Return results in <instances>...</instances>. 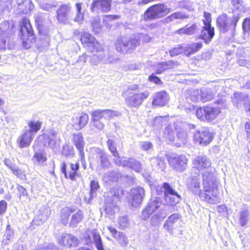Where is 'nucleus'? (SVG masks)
<instances>
[{"mask_svg": "<svg viewBox=\"0 0 250 250\" xmlns=\"http://www.w3.org/2000/svg\"><path fill=\"white\" fill-rule=\"evenodd\" d=\"M208 178L206 174H204L203 190L200 192L199 197L202 200L208 204H217L220 201L218 189L219 182L216 177Z\"/></svg>", "mask_w": 250, "mask_h": 250, "instance_id": "f257e3e1", "label": "nucleus"}, {"mask_svg": "<svg viewBox=\"0 0 250 250\" xmlns=\"http://www.w3.org/2000/svg\"><path fill=\"white\" fill-rule=\"evenodd\" d=\"M16 27L13 21H4L0 23V50L12 49Z\"/></svg>", "mask_w": 250, "mask_h": 250, "instance_id": "f03ea898", "label": "nucleus"}, {"mask_svg": "<svg viewBox=\"0 0 250 250\" xmlns=\"http://www.w3.org/2000/svg\"><path fill=\"white\" fill-rule=\"evenodd\" d=\"M240 19V15L234 14L231 18L227 14L220 15L216 20L217 26L222 33L229 32L230 36L233 37L237 22Z\"/></svg>", "mask_w": 250, "mask_h": 250, "instance_id": "7ed1b4c3", "label": "nucleus"}, {"mask_svg": "<svg viewBox=\"0 0 250 250\" xmlns=\"http://www.w3.org/2000/svg\"><path fill=\"white\" fill-rule=\"evenodd\" d=\"M171 9L165 3H158L148 7L142 16L145 21L155 20L165 17Z\"/></svg>", "mask_w": 250, "mask_h": 250, "instance_id": "20e7f679", "label": "nucleus"}, {"mask_svg": "<svg viewBox=\"0 0 250 250\" xmlns=\"http://www.w3.org/2000/svg\"><path fill=\"white\" fill-rule=\"evenodd\" d=\"M193 167L199 171H204L202 178L204 180V175L206 174L208 179L216 177L213 172L210 160L204 154L196 156L192 161Z\"/></svg>", "mask_w": 250, "mask_h": 250, "instance_id": "39448f33", "label": "nucleus"}, {"mask_svg": "<svg viewBox=\"0 0 250 250\" xmlns=\"http://www.w3.org/2000/svg\"><path fill=\"white\" fill-rule=\"evenodd\" d=\"M139 37L135 35L131 38L125 36L118 38L116 42V50L123 54L131 53L139 44Z\"/></svg>", "mask_w": 250, "mask_h": 250, "instance_id": "423d86ee", "label": "nucleus"}, {"mask_svg": "<svg viewBox=\"0 0 250 250\" xmlns=\"http://www.w3.org/2000/svg\"><path fill=\"white\" fill-rule=\"evenodd\" d=\"M204 20H203L204 26L202 27L200 39L204 40L206 44L209 43L214 36V28L211 26V17L209 13L204 12Z\"/></svg>", "mask_w": 250, "mask_h": 250, "instance_id": "0eeeda50", "label": "nucleus"}, {"mask_svg": "<svg viewBox=\"0 0 250 250\" xmlns=\"http://www.w3.org/2000/svg\"><path fill=\"white\" fill-rule=\"evenodd\" d=\"M20 32L21 33L20 37L22 40L23 45L25 47H29V46H27L26 45L34 42L35 39L31 25L28 19H23L21 25Z\"/></svg>", "mask_w": 250, "mask_h": 250, "instance_id": "6e6552de", "label": "nucleus"}, {"mask_svg": "<svg viewBox=\"0 0 250 250\" xmlns=\"http://www.w3.org/2000/svg\"><path fill=\"white\" fill-rule=\"evenodd\" d=\"M119 200L118 192L112 189L107 193V198L104 206V210L107 214L113 215L115 212L118 211L119 208L117 205Z\"/></svg>", "mask_w": 250, "mask_h": 250, "instance_id": "1a4fd4ad", "label": "nucleus"}, {"mask_svg": "<svg viewBox=\"0 0 250 250\" xmlns=\"http://www.w3.org/2000/svg\"><path fill=\"white\" fill-rule=\"evenodd\" d=\"M220 110L212 106H204L196 109V116L200 120L208 122L212 121L220 113Z\"/></svg>", "mask_w": 250, "mask_h": 250, "instance_id": "9d476101", "label": "nucleus"}, {"mask_svg": "<svg viewBox=\"0 0 250 250\" xmlns=\"http://www.w3.org/2000/svg\"><path fill=\"white\" fill-rule=\"evenodd\" d=\"M181 216L178 213H174L168 217L163 225L164 229L170 234H173L174 230L182 227Z\"/></svg>", "mask_w": 250, "mask_h": 250, "instance_id": "9b49d317", "label": "nucleus"}, {"mask_svg": "<svg viewBox=\"0 0 250 250\" xmlns=\"http://www.w3.org/2000/svg\"><path fill=\"white\" fill-rule=\"evenodd\" d=\"M164 198L167 203L170 206H174L181 200V196L167 183L163 184Z\"/></svg>", "mask_w": 250, "mask_h": 250, "instance_id": "f8f14e48", "label": "nucleus"}, {"mask_svg": "<svg viewBox=\"0 0 250 250\" xmlns=\"http://www.w3.org/2000/svg\"><path fill=\"white\" fill-rule=\"evenodd\" d=\"M91 120H110L114 117L121 116L120 112L113 110H95L90 112Z\"/></svg>", "mask_w": 250, "mask_h": 250, "instance_id": "ddd939ff", "label": "nucleus"}, {"mask_svg": "<svg viewBox=\"0 0 250 250\" xmlns=\"http://www.w3.org/2000/svg\"><path fill=\"white\" fill-rule=\"evenodd\" d=\"M130 95L125 99L126 104L128 107H137L141 105L145 99L149 95V93L146 91L142 93H130Z\"/></svg>", "mask_w": 250, "mask_h": 250, "instance_id": "4468645a", "label": "nucleus"}, {"mask_svg": "<svg viewBox=\"0 0 250 250\" xmlns=\"http://www.w3.org/2000/svg\"><path fill=\"white\" fill-rule=\"evenodd\" d=\"M161 205L162 201L160 197H152L142 211V216L143 219L144 220L147 219L151 214H152L160 208Z\"/></svg>", "mask_w": 250, "mask_h": 250, "instance_id": "2eb2a0df", "label": "nucleus"}, {"mask_svg": "<svg viewBox=\"0 0 250 250\" xmlns=\"http://www.w3.org/2000/svg\"><path fill=\"white\" fill-rule=\"evenodd\" d=\"M72 7L70 3L62 4L57 11V18L58 22L62 24H70L68 14Z\"/></svg>", "mask_w": 250, "mask_h": 250, "instance_id": "dca6fc26", "label": "nucleus"}, {"mask_svg": "<svg viewBox=\"0 0 250 250\" xmlns=\"http://www.w3.org/2000/svg\"><path fill=\"white\" fill-rule=\"evenodd\" d=\"M145 195V189L140 187L132 188L130 191V202L132 207L137 208L143 202Z\"/></svg>", "mask_w": 250, "mask_h": 250, "instance_id": "f3484780", "label": "nucleus"}, {"mask_svg": "<svg viewBox=\"0 0 250 250\" xmlns=\"http://www.w3.org/2000/svg\"><path fill=\"white\" fill-rule=\"evenodd\" d=\"M61 171L64 174L65 178L69 177L71 180L75 181L76 178L80 176L79 164L77 162L75 164L71 163L69 168L66 169V166L65 162L62 163Z\"/></svg>", "mask_w": 250, "mask_h": 250, "instance_id": "a211bd4d", "label": "nucleus"}, {"mask_svg": "<svg viewBox=\"0 0 250 250\" xmlns=\"http://www.w3.org/2000/svg\"><path fill=\"white\" fill-rule=\"evenodd\" d=\"M195 142L202 146L208 145L213 139L212 134L206 129L196 130L193 133Z\"/></svg>", "mask_w": 250, "mask_h": 250, "instance_id": "6ab92c4d", "label": "nucleus"}, {"mask_svg": "<svg viewBox=\"0 0 250 250\" xmlns=\"http://www.w3.org/2000/svg\"><path fill=\"white\" fill-rule=\"evenodd\" d=\"M115 164L124 167H129L137 172H139L142 170L141 163L132 158L123 157L120 161L116 160Z\"/></svg>", "mask_w": 250, "mask_h": 250, "instance_id": "aec40b11", "label": "nucleus"}, {"mask_svg": "<svg viewBox=\"0 0 250 250\" xmlns=\"http://www.w3.org/2000/svg\"><path fill=\"white\" fill-rule=\"evenodd\" d=\"M188 159L184 155L171 156L169 159V165L178 171H183L186 169Z\"/></svg>", "mask_w": 250, "mask_h": 250, "instance_id": "412c9836", "label": "nucleus"}, {"mask_svg": "<svg viewBox=\"0 0 250 250\" xmlns=\"http://www.w3.org/2000/svg\"><path fill=\"white\" fill-rule=\"evenodd\" d=\"M169 212V207L165 206L161 208L151 216L150 221L151 225L155 227L159 226Z\"/></svg>", "mask_w": 250, "mask_h": 250, "instance_id": "4be33fe9", "label": "nucleus"}, {"mask_svg": "<svg viewBox=\"0 0 250 250\" xmlns=\"http://www.w3.org/2000/svg\"><path fill=\"white\" fill-rule=\"evenodd\" d=\"M81 40L84 47L91 52H95V47L100 44L96 39L88 33H84Z\"/></svg>", "mask_w": 250, "mask_h": 250, "instance_id": "5701e85b", "label": "nucleus"}, {"mask_svg": "<svg viewBox=\"0 0 250 250\" xmlns=\"http://www.w3.org/2000/svg\"><path fill=\"white\" fill-rule=\"evenodd\" d=\"M112 0H93L91 10L92 12L101 10L107 12L110 10Z\"/></svg>", "mask_w": 250, "mask_h": 250, "instance_id": "b1692460", "label": "nucleus"}, {"mask_svg": "<svg viewBox=\"0 0 250 250\" xmlns=\"http://www.w3.org/2000/svg\"><path fill=\"white\" fill-rule=\"evenodd\" d=\"M97 159L100 162V165L102 168H108L111 166L109 159V155L103 149L100 148L94 149Z\"/></svg>", "mask_w": 250, "mask_h": 250, "instance_id": "393cba45", "label": "nucleus"}, {"mask_svg": "<svg viewBox=\"0 0 250 250\" xmlns=\"http://www.w3.org/2000/svg\"><path fill=\"white\" fill-rule=\"evenodd\" d=\"M57 133L53 129L49 130L47 134H44L39 137V140H44L43 142L45 146L54 147L58 139Z\"/></svg>", "mask_w": 250, "mask_h": 250, "instance_id": "a878e982", "label": "nucleus"}, {"mask_svg": "<svg viewBox=\"0 0 250 250\" xmlns=\"http://www.w3.org/2000/svg\"><path fill=\"white\" fill-rule=\"evenodd\" d=\"M88 115L86 113H82L79 117L72 118V125L77 130L82 129L88 123Z\"/></svg>", "mask_w": 250, "mask_h": 250, "instance_id": "bb28decb", "label": "nucleus"}, {"mask_svg": "<svg viewBox=\"0 0 250 250\" xmlns=\"http://www.w3.org/2000/svg\"><path fill=\"white\" fill-rule=\"evenodd\" d=\"M72 142L79 150L80 157L82 159H83L84 157L83 148L85 143L83 135L80 133L74 134L73 135Z\"/></svg>", "mask_w": 250, "mask_h": 250, "instance_id": "cd10ccee", "label": "nucleus"}, {"mask_svg": "<svg viewBox=\"0 0 250 250\" xmlns=\"http://www.w3.org/2000/svg\"><path fill=\"white\" fill-rule=\"evenodd\" d=\"M33 134L25 129V132L17 139V143L21 148L28 147L30 146L33 139Z\"/></svg>", "mask_w": 250, "mask_h": 250, "instance_id": "c85d7f7f", "label": "nucleus"}, {"mask_svg": "<svg viewBox=\"0 0 250 250\" xmlns=\"http://www.w3.org/2000/svg\"><path fill=\"white\" fill-rule=\"evenodd\" d=\"M19 12L27 14L31 12L34 8L31 0H17Z\"/></svg>", "mask_w": 250, "mask_h": 250, "instance_id": "c756f323", "label": "nucleus"}, {"mask_svg": "<svg viewBox=\"0 0 250 250\" xmlns=\"http://www.w3.org/2000/svg\"><path fill=\"white\" fill-rule=\"evenodd\" d=\"M182 124L179 122L174 123V128L176 130L177 137L182 145L186 144L188 142V134Z\"/></svg>", "mask_w": 250, "mask_h": 250, "instance_id": "7c9ffc66", "label": "nucleus"}, {"mask_svg": "<svg viewBox=\"0 0 250 250\" xmlns=\"http://www.w3.org/2000/svg\"><path fill=\"white\" fill-rule=\"evenodd\" d=\"M95 51H96V53L93 57L92 60V64L97 65L99 62L104 63V60H105L106 55L103 45L100 44L97 47H95Z\"/></svg>", "mask_w": 250, "mask_h": 250, "instance_id": "2f4dec72", "label": "nucleus"}, {"mask_svg": "<svg viewBox=\"0 0 250 250\" xmlns=\"http://www.w3.org/2000/svg\"><path fill=\"white\" fill-rule=\"evenodd\" d=\"M232 100L233 104L238 108L242 105L246 106L249 102V97L247 94L236 92L234 94Z\"/></svg>", "mask_w": 250, "mask_h": 250, "instance_id": "473e14b6", "label": "nucleus"}, {"mask_svg": "<svg viewBox=\"0 0 250 250\" xmlns=\"http://www.w3.org/2000/svg\"><path fill=\"white\" fill-rule=\"evenodd\" d=\"M199 30V26L196 23H193L190 26L187 25L184 27L179 29L176 33L180 35H193L196 34Z\"/></svg>", "mask_w": 250, "mask_h": 250, "instance_id": "72a5a7b5", "label": "nucleus"}, {"mask_svg": "<svg viewBox=\"0 0 250 250\" xmlns=\"http://www.w3.org/2000/svg\"><path fill=\"white\" fill-rule=\"evenodd\" d=\"M169 100L168 95L165 91H161L155 94L152 101L153 105L164 106Z\"/></svg>", "mask_w": 250, "mask_h": 250, "instance_id": "f704fd0d", "label": "nucleus"}, {"mask_svg": "<svg viewBox=\"0 0 250 250\" xmlns=\"http://www.w3.org/2000/svg\"><path fill=\"white\" fill-rule=\"evenodd\" d=\"M106 144L109 150L114 157V163L115 164L116 160L120 161L123 157L119 155V153L117 150L116 142L112 139H108L106 142Z\"/></svg>", "mask_w": 250, "mask_h": 250, "instance_id": "c9c22d12", "label": "nucleus"}, {"mask_svg": "<svg viewBox=\"0 0 250 250\" xmlns=\"http://www.w3.org/2000/svg\"><path fill=\"white\" fill-rule=\"evenodd\" d=\"M84 217L83 211L78 210L75 213L72 214L69 226L72 228L76 227L82 221Z\"/></svg>", "mask_w": 250, "mask_h": 250, "instance_id": "e433bc0d", "label": "nucleus"}, {"mask_svg": "<svg viewBox=\"0 0 250 250\" xmlns=\"http://www.w3.org/2000/svg\"><path fill=\"white\" fill-rule=\"evenodd\" d=\"M188 189L195 194H200V182L197 178H193L190 180L188 183Z\"/></svg>", "mask_w": 250, "mask_h": 250, "instance_id": "4c0bfd02", "label": "nucleus"}, {"mask_svg": "<svg viewBox=\"0 0 250 250\" xmlns=\"http://www.w3.org/2000/svg\"><path fill=\"white\" fill-rule=\"evenodd\" d=\"M175 63L172 61L165 62L159 63L155 67L156 73L158 74H161L168 69L173 68Z\"/></svg>", "mask_w": 250, "mask_h": 250, "instance_id": "58836bf2", "label": "nucleus"}, {"mask_svg": "<svg viewBox=\"0 0 250 250\" xmlns=\"http://www.w3.org/2000/svg\"><path fill=\"white\" fill-rule=\"evenodd\" d=\"M27 124L28 126L25 127V129L34 135L40 129L42 122L39 121H28Z\"/></svg>", "mask_w": 250, "mask_h": 250, "instance_id": "ea45409f", "label": "nucleus"}, {"mask_svg": "<svg viewBox=\"0 0 250 250\" xmlns=\"http://www.w3.org/2000/svg\"><path fill=\"white\" fill-rule=\"evenodd\" d=\"M74 211V208L69 207H65L61 210V220L63 225H66L68 224L70 215Z\"/></svg>", "mask_w": 250, "mask_h": 250, "instance_id": "a19ab883", "label": "nucleus"}, {"mask_svg": "<svg viewBox=\"0 0 250 250\" xmlns=\"http://www.w3.org/2000/svg\"><path fill=\"white\" fill-rule=\"evenodd\" d=\"M14 231L10 229V225H8L6 227L5 233L4 234L2 241V245L6 246L12 242L14 238Z\"/></svg>", "mask_w": 250, "mask_h": 250, "instance_id": "79ce46f5", "label": "nucleus"}, {"mask_svg": "<svg viewBox=\"0 0 250 250\" xmlns=\"http://www.w3.org/2000/svg\"><path fill=\"white\" fill-rule=\"evenodd\" d=\"M121 176L120 174L111 170L104 173L103 180L105 182H116Z\"/></svg>", "mask_w": 250, "mask_h": 250, "instance_id": "37998d69", "label": "nucleus"}, {"mask_svg": "<svg viewBox=\"0 0 250 250\" xmlns=\"http://www.w3.org/2000/svg\"><path fill=\"white\" fill-rule=\"evenodd\" d=\"M82 3L81 2L77 3L76 4V16L73 19L74 21L79 24L82 23L84 18L83 14L82 12Z\"/></svg>", "mask_w": 250, "mask_h": 250, "instance_id": "c03bdc74", "label": "nucleus"}, {"mask_svg": "<svg viewBox=\"0 0 250 250\" xmlns=\"http://www.w3.org/2000/svg\"><path fill=\"white\" fill-rule=\"evenodd\" d=\"M214 97V93L210 89H201L200 100L206 102L212 100Z\"/></svg>", "mask_w": 250, "mask_h": 250, "instance_id": "a18cd8bd", "label": "nucleus"}, {"mask_svg": "<svg viewBox=\"0 0 250 250\" xmlns=\"http://www.w3.org/2000/svg\"><path fill=\"white\" fill-rule=\"evenodd\" d=\"M91 24L93 32L99 33L101 31L102 25L100 23V19L98 16L93 17L91 19Z\"/></svg>", "mask_w": 250, "mask_h": 250, "instance_id": "49530a36", "label": "nucleus"}, {"mask_svg": "<svg viewBox=\"0 0 250 250\" xmlns=\"http://www.w3.org/2000/svg\"><path fill=\"white\" fill-rule=\"evenodd\" d=\"M188 16L185 14L183 12H175L171 14L170 16H168L166 20L168 22H170L173 21L174 20L177 19H188Z\"/></svg>", "mask_w": 250, "mask_h": 250, "instance_id": "de8ad7c7", "label": "nucleus"}, {"mask_svg": "<svg viewBox=\"0 0 250 250\" xmlns=\"http://www.w3.org/2000/svg\"><path fill=\"white\" fill-rule=\"evenodd\" d=\"M92 236L95 246L98 250H104L100 234L94 231L92 232Z\"/></svg>", "mask_w": 250, "mask_h": 250, "instance_id": "09e8293b", "label": "nucleus"}, {"mask_svg": "<svg viewBox=\"0 0 250 250\" xmlns=\"http://www.w3.org/2000/svg\"><path fill=\"white\" fill-rule=\"evenodd\" d=\"M164 137L166 140L172 142L174 140V132L170 126H167L164 130Z\"/></svg>", "mask_w": 250, "mask_h": 250, "instance_id": "8fccbe9b", "label": "nucleus"}, {"mask_svg": "<svg viewBox=\"0 0 250 250\" xmlns=\"http://www.w3.org/2000/svg\"><path fill=\"white\" fill-rule=\"evenodd\" d=\"M62 155L66 157H73L74 155V150L72 146L65 144L63 146Z\"/></svg>", "mask_w": 250, "mask_h": 250, "instance_id": "3c124183", "label": "nucleus"}, {"mask_svg": "<svg viewBox=\"0 0 250 250\" xmlns=\"http://www.w3.org/2000/svg\"><path fill=\"white\" fill-rule=\"evenodd\" d=\"M100 188V186L98 181L92 180L90 182V191L89 194L90 197L89 200L91 199L92 197L96 195L97 190Z\"/></svg>", "mask_w": 250, "mask_h": 250, "instance_id": "603ef678", "label": "nucleus"}, {"mask_svg": "<svg viewBox=\"0 0 250 250\" xmlns=\"http://www.w3.org/2000/svg\"><path fill=\"white\" fill-rule=\"evenodd\" d=\"M33 159L35 162L36 161L39 164H42L46 161L47 158L43 152H37L35 153Z\"/></svg>", "mask_w": 250, "mask_h": 250, "instance_id": "864d4df0", "label": "nucleus"}, {"mask_svg": "<svg viewBox=\"0 0 250 250\" xmlns=\"http://www.w3.org/2000/svg\"><path fill=\"white\" fill-rule=\"evenodd\" d=\"M66 238L67 239L66 246H76L78 245L79 239L73 235L69 234V235L67 236Z\"/></svg>", "mask_w": 250, "mask_h": 250, "instance_id": "5fc2aeb1", "label": "nucleus"}, {"mask_svg": "<svg viewBox=\"0 0 250 250\" xmlns=\"http://www.w3.org/2000/svg\"><path fill=\"white\" fill-rule=\"evenodd\" d=\"M201 90L194 89L191 91L189 98L193 102L200 100Z\"/></svg>", "mask_w": 250, "mask_h": 250, "instance_id": "6e6d98bb", "label": "nucleus"}, {"mask_svg": "<svg viewBox=\"0 0 250 250\" xmlns=\"http://www.w3.org/2000/svg\"><path fill=\"white\" fill-rule=\"evenodd\" d=\"M122 245H126L128 244L127 237L122 232H119L114 237Z\"/></svg>", "mask_w": 250, "mask_h": 250, "instance_id": "4d7b16f0", "label": "nucleus"}, {"mask_svg": "<svg viewBox=\"0 0 250 250\" xmlns=\"http://www.w3.org/2000/svg\"><path fill=\"white\" fill-rule=\"evenodd\" d=\"M184 51L185 48L183 46L181 45H178L177 46L169 50V53L170 56L174 57L182 54Z\"/></svg>", "mask_w": 250, "mask_h": 250, "instance_id": "13d9d810", "label": "nucleus"}, {"mask_svg": "<svg viewBox=\"0 0 250 250\" xmlns=\"http://www.w3.org/2000/svg\"><path fill=\"white\" fill-rule=\"evenodd\" d=\"M12 171L13 172V173L18 178L22 180L25 179L26 174L25 171L21 170V169H19L16 167Z\"/></svg>", "mask_w": 250, "mask_h": 250, "instance_id": "bf43d9fd", "label": "nucleus"}, {"mask_svg": "<svg viewBox=\"0 0 250 250\" xmlns=\"http://www.w3.org/2000/svg\"><path fill=\"white\" fill-rule=\"evenodd\" d=\"M16 188L18 191V196L20 199L28 196L27 190L21 185L18 184Z\"/></svg>", "mask_w": 250, "mask_h": 250, "instance_id": "052dcab7", "label": "nucleus"}, {"mask_svg": "<svg viewBox=\"0 0 250 250\" xmlns=\"http://www.w3.org/2000/svg\"><path fill=\"white\" fill-rule=\"evenodd\" d=\"M237 63L240 66H245L247 68L250 67V58L249 57L240 58Z\"/></svg>", "mask_w": 250, "mask_h": 250, "instance_id": "680f3d73", "label": "nucleus"}, {"mask_svg": "<svg viewBox=\"0 0 250 250\" xmlns=\"http://www.w3.org/2000/svg\"><path fill=\"white\" fill-rule=\"evenodd\" d=\"M118 224L119 227L122 229L127 228L129 225V221L126 216H122L119 219Z\"/></svg>", "mask_w": 250, "mask_h": 250, "instance_id": "e2e57ef3", "label": "nucleus"}, {"mask_svg": "<svg viewBox=\"0 0 250 250\" xmlns=\"http://www.w3.org/2000/svg\"><path fill=\"white\" fill-rule=\"evenodd\" d=\"M120 59L118 58L114 57L113 56L107 54L105 60H104V63L115 64L119 61Z\"/></svg>", "mask_w": 250, "mask_h": 250, "instance_id": "0e129e2a", "label": "nucleus"}, {"mask_svg": "<svg viewBox=\"0 0 250 250\" xmlns=\"http://www.w3.org/2000/svg\"><path fill=\"white\" fill-rule=\"evenodd\" d=\"M91 124H92L98 130H102L104 127V121L102 120H91Z\"/></svg>", "mask_w": 250, "mask_h": 250, "instance_id": "69168bd1", "label": "nucleus"}, {"mask_svg": "<svg viewBox=\"0 0 250 250\" xmlns=\"http://www.w3.org/2000/svg\"><path fill=\"white\" fill-rule=\"evenodd\" d=\"M202 47V43L201 42H197L190 44L189 46L190 49L189 54H192L198 51L199 49Z\"/></svg>", "mask_w": 250, "mask_h": 250, "instance_id": "338daca9", "label": "nucleus"}, {"mask_svg": "<svg viewBox=\"0 0 250 250\" xmlns=\"http://www.w3.org/2000/svg\"><path fill=\"white\" fill-rule=\"evenodd\" d=\"M56 7L53 3L43 2L41 4V7L44 10L50 11Z\"/></svg>", "mask_w": 250, "mask_h": 250, "instance_id": "774afa93", "label": "nucleus"}]
</instances>
